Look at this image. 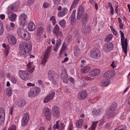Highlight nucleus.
<instances>
[{"label":"nucleus","instance_id":"1","mask_svg":"<svg viewBox=\"0 0 130 130\" xmlns=\"http://www.w3.org/2000/svg\"><path fill=\"white\" fill-rule=\"evenodd\" d=\"M32 45L30 41L24 42L19 45L20 53L23 57H26L28 55V53L32 50Z\"/></svg>","mask_w":130,"mask_h":130},{"label":"nucleus","instance_id":"2","mask_svg":"<svg viewBox=\"0 0 130 130\" xmlns=\"http://www.w3.org/2000/svg\"><path fill=\"white\" fill-rule=\"evenodd\" d=\"M121 36V42L122 46V50L126 55L127 52V38L125 39L124 34L121 30L120 31Z\"/></svg>","mask_w":130,"mask_h":130},{"label":"nucleus","instance_id":"3","mask_svg":"<svg viewBox=\"0 0 130 130\" xmlns=\"http://www.w3.org/2000/svg\"><path fill=\"white\" fill-rule=\"evenodd\" d=\"M48 76L50 80L54 84H57L59 82L58 76L56 73L54 71L51 70L48 73Z\"/></svg>","mask_w":130,"mask_h":130},{"label":"nucleus","instance_id":"4","mask_svg":"<svg viewBox=\"0 0 130 130\" xmlns=\"http://www.w3.org/2000/svg\"><path fill=\"white\" fill-rule=\"evenodd\" d=\"M19 76L23 80L26 81L31 78L30 73L27 71L20 70L18 72Z\"/></svg>","mask_w":130,"mask_h":130},{"label":"nucleus","instance_id":"5","mask_svg":"<svg viewBox=\"0 0 130 130\" xmlns=\"http://www.w3.org/2000/svg\"><path fill=\"white\" fill-rule=\"evenodd\" d=\"M117 107L116 103L113 104L111 106L107 113L108 118H111L113 116V112L116 109Z\"/></svg>","mask_w":130,"mask_h":130},{"label":"nucleus","instance_id":"6","mask_svg":"<svg viewBox=\"0 0 130 130\" xmlns=\"http://www.w3.org/2000/svg\"><path fill=\"white\" fill-rule=\"evenodd\" d=\"M40 91V89L39 87H35L31 89L28 93L29 97H34L37 96Z\"/></svg>","mask_w":130,"mask_h":130},{"label":"nucleus","instance_id":"7","mask_svg":"<svg viewBox=\"0 0 130 130\" xmlns=\"http://www.w3.org/2000/svg\"><path fill=\"white\" fill-rule=\"evenodd\" d=\"M100 55V51L98 48H93L90 51V55L94 58H97L99 57Z\"/></svg>","mask_w":130,"mask_h":130},{"label":"nucleus","instance_id":"8","mask_svg":"<svg viewBox=\"0 0 130 130\" xmlns=\"http://www.w3.org/2000/svg\"><path fill=\"white\" fill-rule=\"evenodd\" d=\"M27 16L24 13L21 14L19 17V20L21 24L23 26H25L27 23Z\"/></svg>","mask_w":130,"mask_h":130},{"label":"nucleus","instance_id":"9","mask_svg":"<svg viewBox=\"0 0 130 130\" xmlns=\"http://www.w3.org/2000/svg\"><path fill=\"white\" fill-rule=\"evenodd\" d=\"M113 47L112 43L109 42L106 43L103 46V49L105 52H109L112 50Z\"/></svg>","mask_w":130,"mask_h":130},{"label":"nucleus","instance_id":"10","mask_svg":"<svg viewBox=\"0 0 130 130\" xmlns=\"http://www.w3.org/2000/svg\"><path fill=\"white\" fill-rule=\"evenodd\" d=\"M43 114L47 120H50L51 117V110L47 108H45L43 111Z\"/></svg>","mask_w":130,"mask_h":130},{"label":"nucleus","instance_id":"11","mask_svg":"<svg viewBox=\"0 0 130 130\" xmlns=\"http://www.w3.org/2000/svg\"><path fill=\"white\" fill-rule=\"evenodd\" d=\"M29 116L28 113H26L22 119L21 125L25 126L27 125L29 119Z\"/></svg>","mask_w":130,"mask_h":130},{"label":"nucleus","instance_id":"12","mask_svg":"<svg viewBox=\"0 0 130 130\" xmlns=\"http://www.w3.org/2000/svg\"><path fill=\"white\" fill-rule=\"evenodd\" d=\"M87 96V93L85 90H83L79 91L77 97L80 100H83L86 98Z\"/></svg>","mask_w":130,"mask_h":130},{"label":"nucleus","instance_id":"13","mask_svg":"<svg viewBox=\"0 0 130 130\" xmlns=\"http://www.w3.org/2000/svg\"><path fill=\"white\" fill-rule=\"evenodd\" d=\"M55 93L54 92H52L46 96L44 99L43 102L46 103L53 99L55 95Z\"/></svg>","mask_w":130,"mask_h":130},{"label":"nucleus","instance_id":"14","mask_svg":"<svg viewBox=\"0 0 130 130\" xmlns=\"http://www.w3.org/2000/svg\"><path fill=\"white\" fill-rule=\"evenodd\" d=\"M5 112L4 109L0 108V124L2 125L5 120Z\"/></svg>","mask_w":130,"mask_h":130},{"label":"nucleus","instance_id":"15","mask_svg":"<svg viewBox=\"0 0 130 130\" xmlns=\"http://www.w3.org/2000/svg\"><path fill=\"white\" fill-rule=\"evenodd\" d=\"M89 20V15L87 13H84L81 20V23L83 26L86 25Z\"/></svg>","mask_w":130,"mask_h":130},{"label":"nucleus","instance_id":"16","mask_svg":"<svg viewBox=\"0 0 130 130\" xmlns=\"http://www.w3.org/2000/svg\"><path fill=\"white\" fill-rule=\"evenodd\" d=\"M59 28L57 25H56L54 28L53 32L55 35L57 36H60L61 37L62 34L61 31H60Z\"/></svg>","mask_w":130,"mask_h":130},{"label":"nucleus","instance_id":"17","mask_svg":"<svg viewBox=\"0 0 130 130\" xmlns=\"http://www.w3.org/2000/svg\"><path fill=\"white\" fill-rule=\"evenodd\" d=\"M68 12V9L66 7L62 8L58 13L57 15L60 17H62L66 14Z\"/></svg>","mask_w":130,"mask_h":130},{"label":"nucleus","instance_id":"18","mask_svg":"<svg viewBox=\"0 0 130 130\" xmlns=\"http://www.w3.org/2000/svg\"><path fill=\"white\" fill-rule=\"evenodd\" d=\"M53 115L55 117H57L59 115V110L58 107L54 106L52 109Z\"/></svg>","mask_w":130,"mask_h":130},{"label":"nucleus","instance_id":"19","mask_svg":"<svg viewBox=\"0 0 130 130\" xmlns=\"http://www.w3.org/2000/svg\"><path fill=\"white\" fill-rule=\"evenodd\" d=\"M101 72V70L98 69H93L91 70L89 73V75L94 77L99 74Z\"/></svg>","mask_w":130,"mask_h":130},{"label":"nucleus","instance_id":"20","mask_svg":"<svg viewBox=\"0 0 130 130\" xmlns=\"http://www.w3.org/2000/svg\"><path fill=\"white\" fill-rule=\"evenodd\" d=\"M9 37L8 41L10 44L12 45L16 44L17 40L15 37L11 35H9Z\"/></svg>","mask_w":130,"mask_h":130},{"label":"nucleus","instance_id":"21","mask_svg":"<svg viewBox=\"0 0 130 130\" xmlns=\"http://www.w3.org/2000/svg\"><path fill=\"white\" fill-rule=\"evenodd\" d=\"M35 66L33 64V63L29 62L28 63L27 65L26 66L27 70L28 72H30L32 73L34 70V69Z\"/></svg>","mask_w":130,"mask_h":130},{"label":"nucleus","instance_id":"22","mask_svg":"<svg viewBox=\"0 0 130 130\" xmlns=\"http://www.w3.org/2000/svg\"><path fill=\"white\" fill-rule=\"evenodd\" d=\"M103 111V109H95L92 111V113L94 116H98L101 115Z\"/></svg>","mask_w":130,"mask_h":130},{"label":"nucleus","instance_id":"23","mask_svg":"<svg viewBox=\"0 0 130 130\" xmlns=\"http://www.w3.org/2000/svg\"><path fill=\"white\" fill-rule=\"evenodd\" d=\"M44 29L42 27H40L37 29L36 35L39 39L41 38V35L43 32Z\"/></svg>","mask_w":130,"mask_h":130},{"label":"nucleus","instance_id":"24","mask_svg":"<svg viewBox=\"0 0 130 130\" xmlns=\"http://www.w3.org/2000/svg\"><path fill=\"white\" fill-rule=\"evenodd\" d=\"M51 47V46H50L47 47L45 52L44 57L48 59L49 57L50 52L52 50Z\"/></svg>","mask_w":130,"mask_h":130},{"label":"nucleus","instance_id":"25","mask_svg":"<svg viewBox=\"0 0 130 130\" xmlns=\"http://www.w3.org/2000/svg\"><path fill=\"white\" fill-rule=\"evenodd\" d=\"M26 31L25 29L20 27L18 30L17 33L18 35L21 38L23 36L24 34H25Z\"/></svg>","mask_w":130,"mask_h":130},{"label":"nucleus","instance_id":"26","mask_svg":"<svg viewBox=\"0 0 130 130\" xmlns=\"http://www.w3.org/2000/svg\"><path fill=\"white\" fill-rule=\"evenodd\" d=\"M76 10H74L71 14V19L70 20L71 24L72 25H74L75 23V13Z\"/></svg>","mask_w":130,"mask_h":130},{"label":"nucleus","instance_id":"27","mask_svg":"<svg viewBox=\"0 0 130 130\" xmlns=\"http://www.w3.org/2000/svg\"><path fill=\"white\" fill-rule=\"evenodd\" d=\"M27 27L28 29L31 31H33L35 29V25L32 22H30L28 23Z\"/></svg>","mask_w":130,"mask_h":130},{"label":"nucleus","instance_id":"28","mask_svg":"<svg viewBox=\"0 0 130 130\" xmlns=\"http://www.w3.org/2000/svg\"><path fill=\"white\" fill-rule=\"evenodd\" d=\"M25 34H24V35L22 38L23 39L28 40L30 39L31 37L30 34L28 32H25Z\"/></svg>","mask_w":130,"mask_h":130},{"label":"nucleus","instance_id":"29","mask_svg":"<svg viewBox=\"0 0 130 130\" xmlns=\"http://www.w3.org/2000/svg\"><path fill=\"white\" fill-rule=\"evenodd\" d=\"M110 83V81L108 79H105L103 80L101 82V86H106L108 85Z\"/></svg>","mask_w":130,"mask_h":130},{"label":"nucleus","instance_id":"30","mask_svg":"<svg viewBox=\"0 0 130 130\" xmlns=\"http://www.w3.org/2000/svg\"><path fill=\"white\" fill-rule=\"evenodd\" d=\"M16 9V7L13 5L9 6L8 8V11L10 13L13 12Z\"/></svg>","mask_w":130,"mask_h":130},{"label":"nucleus","instance_id":"31","mask_svg":"<svg viewBox=\"0 0 130 130\" xmlns=\"http://www.w3.org/2000/svg\"><path fill=\"white\" fill-rule=\"evenodd\" d=\"M83 120L82 119H79L76 123V126L77 127L81 128L83 125Z\"/></svg>","mask_w":130,"mask_h":130},{"label":"nucleus","instance_id":"32","mask_svg":"<svg viewBox=\"0 0 130 130\" xmlns=\"http://www.w3.org/2000/svg\"><path fill=\"white\" fill-rule=\"evenodd\" d=\"M113 35L112 34H108L107 37H106L104 39V41L105 42H108L110 41L112 38Z\"/></svg>","mask_w":130,"mask_h":130},{"label":"nucleus","instance_id":"33","mask_svg":"<svg viewBox=\"0 0 130 130\" xmlns=\"http://www.w3.org/2000/svg\"><path fill=\"white\" fill-rule=\"evenodd\" d=\"M112 72L111 71H109L105 72L104 74V76L106 78H110L113 76Z\"/></svg>","mask_w":130,"mask_h":130},{"label":"nucleus","instance_id":"34","mask_svg":"<svg viewBox=\"0 0 130 130\" xmlns=\"http://www.w3.org/2000/svg\"><path fill=\"white\" fill-rule=\"evenodd\" d=\"M90 68V67L89 66H85L82 69V71L83 73H86L89 71Z\"/></svg>","mask_w":130,"mask_h":130},{"label":"nucleus","instance_id":"35","mask_svg":"<svg viewBox=\"0 0 130 130\" xmlns=\"http://www.w3.org/2000/svg\"><path fill=\"white\" fill-rule=\"evenodd\" d=\"M90 27L89 25H87L85 27L83 31L84 33L85 34L89 33L91 31Z\"/></svg>","mask_w":130,"mask_h":130},{"label":"nucleus","instance_id":"36","mask_svg":"<svg viewBox=\"0 0 130 130\" xmlns=\"http://www.w3.org/2000/svg\"><path fill=\"white\" fill-rule=\"evenodd\" d=\"M98 121H96L93 122L90 128V130H95L97 124L98 122Z\"/></svg>","mask_w":130,"mask_h":130},{"label":"nucleus","instance_id":"37","mask_svg":"<svg viewBox=\"0 0 130 130\" xmlns=\"http://www.w3.org/2000/svg\"><path fill=\"white\" fill-rule=\"evenodd\" d=\"M12 94V88L11 87H9L7 88L6 90V94L8 96H11Z\"/></svg>","mask_w":130,"mask_h":130},{"label":"nucleus","instance_id":"38","mask_svg":"<svg viewBox=\"0 0 130 130\" xmlns=\"http://www.w3.org/2000/svg\"><path fill=\"white\" fill-rule=\"evenodd\" d=\"M62 79L63 82L64 83H67L68 82V76L66 73L62 77Z\"/></svg>","mask_w":130,"mask_h":130},{"label":"nucleus","instance_id":"39","mask_svg":"<svg viewBox=\"0 0 130 130\" xmlns=\"http://www.w3.org/2000/svg\"><path fill=\"white\" fill-rule=\"evenodd\" d=\"M84 8L82 5H80L79 7L78 12L84 13Z\"/></svg>","mask_w":130,"mask_h":130},{"label":"nucleus","instance_id":"40","mask_svg":"<svg viewBox=\"0 0 130 130\" xmlns=\"http://www.w3.org/2000/svg\"><path fill=\"white\" fill-rule=\"evenodd\" d=\"M126 127L124 125L120 126L119 127L114 129V130H126Z\"/></svg>","mask_w":130,"mask_h":130},{"label":"nucleus","instance_id":"41","mask_svg":"<svg viewBox=\"0 0 130 130\" xmlns=\"http://www.w3.org/2000/svg\"><path fill=\"white\" fill-rule=\"evenodd\" d=\"M17 15L16 14L14 13L11 14V16L10 17L9 19L12 22L14 21L16 18Z\"/></svg>","mask_w":130,"mask_h":130},{"label":"nucleus","instance_id":"42","mask_svg":"<svg viewBox=\"0 0 130 130\" xmlns=\"http://www.w3.org/2000/svg\"><path fill=\"white\" fill-rule=\"evenodd\" d=\"M108 6L110 7V13L112 15H113L114 12V9L112 6V4L110 2L108 3Z\"/></svg>","mask_w":130,"mask_h":130},{"label":"nucleus","instance_id":"43","mask_svg":"<svg viewBox=\"0 0 130 130\" xmlns=\"http://www.w3.org/2000/svg\"><path fill=\"white\" fill-rule=\"evenodd\" d=\"M26 102L24 100L20 101L18 103V106L20 107L23 106L25 104Z\"/></svg>","mask_w":130,"mask_h":130},{"label":"nucleus","instance_id":"44","mask_svg":"<svg viewBox=\"0 0 130 130\" xmlns=\"http://www.w3.org/2000/svg\"><path fill=\"white\" fill-rule=\"evenodd\" d=\"M60 121H57L56 122V124H55L53 126V128L54 130L58 129L59 127V125Z\"/></svg>","mask_w":130,"mask_h":130},{"label":"nucleus","instance_id":"45","mask_svg":"<svg viewBox=\"0 0 130 130\" xmlns=\"http://www.w3.org/2000/svg\"><path fill=\"white\" fill-rule=\"evenodd\" d=\"M66 23V21L64 19L60 21L59 23V24L62 27H64L65 26Z\"/></svg>","mask_w":130,"mask_h":130},{"label":"nucleus","instance_id":"46","mask_svg":"<svg viewBox=\"0 0 130 130\" xmlns=\"http://www.w3.org/2000/svg\"><path fill=\"white\" fill-rule=\"evenodd\" d=\"M67 130H74L73 124L72 122H70Z\"/></svg>","mask_w":130,"mask_h":130},{"label":"nucleus","instance_id":"47","mask_svg":"<svg viewBox=\"0 0 130 130\" xmlns=\"http://www.w3.org/2000/svg\"><path fill=\"white\" fill-rule=\"evenodd\" d=\"M50 20L52 21L53 24L55 25L56 24L55 18L54 16H53L51 17Z\"/></svg>","mask_w":130,"mask_h":130},{"label":"nucleus","instance_id":"48","mask_svg":"<svg viewBox=\"0 0 130 130\" xmlns=\"http://www.w3.org/2000/svg\"><path fill=\"white\" fill-rule=\"evenodd\" d=\"M11 81L13 84H15L17 81V79L15 77L12 76L11 78Z\"/></svg>","mask_w":130,"mask_h":130},{"label":"nucleus","instance_id":"49","mask_svg":"<svg viewBox=\"0 0 130 130\" xmlns=\"http://www.w3.org/2000/svg\"><path fill=\"white\" fill-rule=\"evenodd\" d=\"M83 15V13L78 12L77 16V19L79 20L81 18V17H82Z\"/></svg>","mask_w":130,"mask_h":130},{"label":"nucleus","instance_id":"50","mask_svg":"<svg viewBox=\"0 0 130 130\" xmlns=\"http://www.w3.org/2000/svg\"><path fill=\"white\" fill-rule=\"evenodd\" d=\"M10 49V47L9 46L7 47L5 51V54L6 57H7L9 53V51Z\"/></svg>","mask_w":130,"mask_h":130},{"label":"nucleus","instance_id":"51","mask_svg":"<svg viewBox=\"0 0 130 130\" xmlns=\"http://www.w3.org/2000/svg\"><path fill=\"white\" fill-rule=\"evenodd\" d=\"M79 1V0H74L72 5L75 7L78 4Z\"/></svg>","mask_w":130,"mask_h":130},{"label":"nucleus","instance_id":"52","mask_svg":"<svg viewBox=\"0 0 130 130\" xmlns=\"http://www.w3.org/2000/svg\"><path fill=\"white\" fill-rule=\"evenodd\" d=\"M8 130H16V127L14 124L12 125L9 128Z\"/></svg>","mask_w":130,"mask_h":130},{"label":"nucleus","instance_id":"53","mask_svg":"<svg viewBox=\"0 0 130 130\" xmlns=\"http://www.w3.org/2000/svg\"><path fill=\"white\" fill-rule=\"evenodd\" d=\"M35 0H28L27 4L29 6H30L31 4H32L34 2Z\"/></svg>","mask_w":130,"mask_h":130},{"label":"nucleus","instance_id":"54","mask_svg":"<svg viewBox=\"0 0 130 130\" xmlns=\"http://www.w3.org/2000/svg\"><path fill=\"white\" fill-rule=\"evenodd\" d=\"M60 0H53V3L54 5H58L60 3Z\"/></svg>","mask_w":130,"mask_h":130},{"label":"nucleus","instance_id":"55","mask_svg":"<svg viewBox=\"0 0 130 130\" xmlns=\"http://www.w3.org/2000/svg\"><path fill=\"white\" fill-rule=\"evenodd\" d=\"M61 39L59 38L57 40L56 44L60 46L61 44Z\"/></svg>","mask_w":130,"mask_h":130},{"label":"nucleus","instance_id":"56","mask_svg":"<svg viewBox=\"0 0 130 130\" xmlns=\"http://www.w3.org/2000/svg\"><path fill=\"white\" fill-rule=\"evenodd\" d=\"M47 59H48L44 57L42 60L41 63L43 64H45L46 62L47 61Z\"/></svg>","mask_w":130,"mask_h":130},{"label":"nucleus","instance_id":"57","mask_svg":"<svg viewBox=\"0 0 130 130\" xmlns=\"http://www.w3.org/2000/svg\"><path fill=\"white\" fill-rule=\"evenodd\" d=\"M59 47V46L56 44L54 45L53 48V50L55 52H57Z\"/></svg>","mask_w":130,"mask_h":130},{"label":"nucleus","instance_id":"58","mask_svg":"<svg viewBox=\"0 0 130 130\" xmlns=\"http://www.w3.org/2000/svg\"><path fill=\"white\" fill-rule=\"evenodd\" d=\"M50 6L49 4L47 3L44 2L43 5V6L44 8H47L49 7Z\"/></svg>","mask_w":130,"mask_h":130},{"label":"nucleus","instance_id":"59","mask_svg":"<svg viewBox=\"0 0 130 130\" xmlns=\"http://www.w3.org/2000/svg\"><path fill=\"white\" fill-rule=\"evenodd\" d=\"M74 54L75 56H76L77 55H79V50H74Z\"/></svg>","mask_w":130,"mask_h":130},{"label":"nucleus","instance_id":"60","mask_svg":"<svg viewBox=\"0 0 130 130\" xmlns=\"http://www.w3.org/2000/svg\"><path fill=\"white\" fill-rule=\"evenodd\" d=\"M51 28V25L50 24H48L47 25V30L48 31H50Z\"/></svg>","mask_w":130,"mask_h":130},{"label":"nucleus","instance_id":"61","mask_svg":"<svg viewBox=\"0 0 130 130\" xmlns=\"http://www.w3.org/2000/svg\"><path fill=\"white\" fill-rule=\"evenodd\" d=\"M4 32V30L3 27H1L0 28V35H2Z\"/></svg>","mask_w":130,"mask_h":130},{"label":"nucleus","instance_id":"62","mask_svg":"<svg viewBox=\"0 0 130 130\" xmlns=\"http://www.w3.org/2000/svg\"><path fill=\"white\" fill-rule=\"evenodd\" d=\"M6 28L7 31H9L11 30V28L9 25H6Z\"/></svg>","mask_w":130,"mask_h":130},{"label":"nucleus","instance_id":"63","mask_svg":"<svg viewBox=\"0 0 130 130\" xmlns=\"http://www.w3.org/2000/svg\"><path fill=\"white\" fill-rule=\"evenodd\" d=\"M27 85L28 86L34 87L35 86V85L34 84H32L30 83H29L27 84Z\"/></svg>","mask_w":130,"mask_h":130},{"label":"nucleus","instance_id":"64","mask_svg":"<svg viewBox=\"0 0 130 130\" xmlns=\"http://www.w3.org/2000/svg\"><path fill=\"white\" fill-rule=\"evenodd\" d=\"M38 83L40 86H43V84L41 80H39L38 81Z\"/></svg>","mask_w":130,"mask_h":130}]
</instances>
